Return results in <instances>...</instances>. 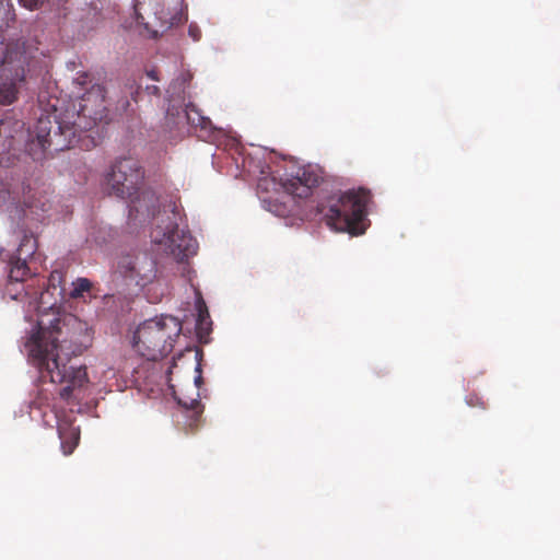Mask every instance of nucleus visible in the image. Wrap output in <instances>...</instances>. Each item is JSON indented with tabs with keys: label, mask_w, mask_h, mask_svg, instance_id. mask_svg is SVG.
Segmentation results:
<instances>
[{
	"label": "nucleus",
	"mask_w": 560,
	"mask_h": 560,
	"mask_svg": "<svg viewBox=\"0 0 560 560\" xmlns=\"http://www.w3.org/2000/svg\"><path fill=\"white\" fill-rule=\"evenodd\" d=\"M10 196H11V194H10L9 191H2V192H0V200H1V199H3V200H4V199H5V197H9V198H10Z\"/></svg>",
	"instance_id": "27"
},
{
	"label": "nucleus",
	"mask_w": 560,
	"mask_h": 560,
	"mask_svg": "<svg viewBox=\"0 0 560 560\" xmlns=\"http://www.w3.org/2000/svg\"><path fill=\"white\" fill-rule=\"evenodd\" d=\"M108 105L105 88L93 85L86 91L78 106L63 112L43 115L35 126L36 140L44 152L68 150L79 143L81 135L97 122H107Z\"/></svg>",
	"instance_id": "2"
},
{
	"label": "nucleus",
	"mask_w": 560,
	"mask_h": 560,
	"mask_svg": "<svg viewBox=\"0 0 560 560\" xmlns=\"http://www.w3.org/2000/svg\"><path fill=\"white\" fill-rule=\"evenodd\" d=\"M176 83L172 84L170 89H167V93H171L172 95H175L174 91H171L172 89H175Z\"/></svg>",
	"instance_id": "28"
},
{
	"label": "nucleus",
	"mask_w": 560,
	"mask_h": 560,
	"mask_svg": "<svg viewBox=\"0 0 560 560\" xmlns=\"http://www.w3.org/2000/svg\"><path fill=\"white\" fill-rule=\"evenodd\" d=\"M319 183V176L310 167H300L290 177L282 180L283 189L298 198H306Z\"/></svg>",
	"instance_id": "8"
},
{
	"label": "nucleus",
	"mask_w": 560,
	"mask_h": 560,
	"mask_svg": "<svg viewBox=\"0 0 560 560\" xmlns=\"http://www.w3.org/2000/svg\"><path fill=\"white\" fill-rule=\"evenodd\" d=\"M22 238L16 249V258L27 260L31 258L37 248V241L32 233H27L24 229H21Z\"/></svg>",
	"instance_id": "14"
},
{
	"label": "nucleus",
	"mask_w": 560,
	"mask_h": 560,
	"mask_svg": "<svg viewBox=\"0 0 560 560\" xmlns=\"http://www.w3.org/2000/svg\"><path fill=\"white\" fill-rule=\"evenodd\" d=\"M467 404L471 407H475V406H480L482 409H486V404L485 401H482L479 397L477 396H470L468 399H467Z\"/></svg>",
	"instance_id": "21"
},
{
	"label": "nucleus",
	"mask_w": 560,
	"mask_h": 560,
	"mask_svg": "<svg viewBox=\"0 0 560 560\" xmlns=\"http://www.w3.org/2000/svg\"><path fill=\"white\" fill-rule=\"evenodd\" d=\"M117 270L125 278L144 287L156 277V260L148 252H133L121 255L117 260Z\"/></svg>",
	"instance_id": "6"
},
{
	"label": "nucleus",
	"mask_w": 560,
	"mask_h": 560,
	"mask_svg": "<svg viewBox=\"0 0 560 560\" xmlns=\"http://www.w3.org/2000/svg\"><path fill=\"white\" fill-rule=\"evenodd\" d=\"M144 171L139 161L124 158L114 163L106 180L112 192L130 199L129 219L140 224L150 223L160 213V200L151 190L140 191Z\"/></svg>",
	"instance_id": "3"
},
{
	"label": "nucleus",
	"mask_w": 560,
	"mask_h": 560,
	"mask_svg": "<svg viewBox=\"0 0 560 560\" xmlns=\"http://www.w3.org/2000/svg\"><path fill=\"white\" fill-rule=\"evenodd\" d=\"M151 238L155 244L164 245L165 249L178 260H184L196 254V240L177 225L167 226L166 231L155 230L151 233Z\"/></svg>",
	"instance_id": "7"
},
{
	"label": "nucleus",
	"mask_w": 560,
	"mask_h": 560,
	"mask_svg": "<svg viewBox=\"0 0 560 560\" xmlns=\"http://www.w3.org/2000/svg\"><path fill=\"white\" fill-rule=\"evenodd\" d=\"M147 75L154 81L160 80V78L158 75V70H155V69H151V70L147 71Z\"/></svg>",
	"instance_id": "25"
},
{
	"label": "nucleus",
	"mask_w": 560,
	"mask_h": 560,
	"mask_svg": "<svg viewBox=\"0 0 560 560\" xmlns=\"http://www.w3.org/2000/svg\"><path fill=\"white\" fill-rule=\"evenodd\" d=\"M182 331V322L171 315L151 318L138 326L132 337L136 351L150 361L168 355Z\"/></svg>",
	"instance_id": "5"
},
{
	"label": "nucleus",
	"mask_w": 560,
	"mask_h": 560,
	"mask_svg": "<svg viewBox=\"0 0 560 560\" xmlns=\"http://www.w3.org/2000/svg\"><path fill=\"white\" fill-rule=\"evenodd\" d=\"M63 275L52 271L47 288L39 298L37 329L25 342V349L32 364L42 378L54 384H65L59 390L63 400H71L90 383L85 365H77L73 358L81 355L91 345L92 336L85 322L75 315L60 312L57 305L65 299L61 287Z\"/></svg>",
	"instance_id": "1"
},
{
	"label": "nucleus",
	"mask_w": 560,
	"mask_h": 560,
	"mask_svg": "<svg viewBox=\"0 0 560 560\" xmlns=\"http://www.w3.org/2000/svg\"><path fill=\"white\" fill-rule=\"evenodd\" d=\"M176 83L172 84L170 89H167V93H171L172 95H175L174 91H171L172 89H175Z\"/></svg>",
	"instance_id": "29"
},
{
	"label": "nucleus",
	"mask_w": 560,
	"mask_h": 560,
	"mask_svg": "<svg viewBox=\"0 0 560 560\" xmlns=\"http://www.w3.org/2000/svg\"><path fill=\"white\" fill-rule=\"evenodd\" d=\"M5 210L9 212L13 222L16 221L19 223L21 220L27 218V210L14 202H12Z\"/></svg>",
	"instance_id": "18"
},
{
	"label": "nucleus",
	"mask_w": 560,
	"mask_h": 560,
	"mask_svg": "<svg viewBox=\"0 0 560 560\" xmlns=\"http://www.w3.org/2000/svg\"><path fill=\"white\" fill-rule=\"evenodd\" d=\"M145 92L150 95H155V96H159L160 95V88L156 86V85H147L145 86Z\"/></svg>",
	"instance_id": "23"
},
{
	"label": "nucleus",
	"mask_w": 560,
	"mask_h": 560,
	"mask_svg": "<svg viewBox=\"0 0 560 560\" xmlns=\"http://www.w3.org/2000/svg\"><path fill=\"white\" fill-rule=\"evenodd\" d=\"M197 372L199 374L195 377V384H196V387L199 388L202 383L201 369L199 365L197 366Z\"/></svg>",
	"instance_id": "24"
},
{
	"label": "nucleus",
	"mask_w": 560,
	"mask_h": 560,
	"mask_svg": "<svg viewBox=\"0 0 560 560\" xmlns=\"http://www.w3.org/2000/svg\"><path fill=\"white\" fill-rule=\"evenodd\" d=\"M15 20L13 5L9 0H0V25H11Z\"/></svg>",
	"instance_id": "16"
},
{
	"label": "nucleus",
	"mask_w": 560,
	"mask_h": 560,
	"mask_svg": "<svg viewBox=\"0 0 560 560\" xmlns=\"http://www.w3.org/2000/svg\"><path fill=\"white\" fill-rule=\"evenodd\" d=\"M73 289L69 293L70 298L78 299L83 296L85 292L91 290L92 283L86 278H78L74 282H72Z\"/></svg>",
	"instance_id": "17"
},
{
	"label": "nucleus",
	"mask_w": 560,
	"mask_h": 560,
	"mask_svg": "<svg viewBox=\"0 0 560 560\" xmlns=\"http://www.w3.org/2000/svg\"><path fill=\"white\" fill-rule=\"evenodd\" d=\"M178 404L183 405L185 408L191 409L196 416H199L201 412L199 409L200 401L197 398L191 399L189 402L178 399Z\"/></svg>",
	"instance_id": "19"
},
{
	"label": "nucleus",
	"mask_w": 560,
	"mask_h": 560,
	"mask_svg": "<svg viewBox=\"0 0 560 560\" xmlns=\"http://www.w3.org/2000/svg\"><path fill=\"white\" fill-rule=\"evenodd\" d=\"M189 35L192 37L194 40H199L201 33L199 28L195 25H190L188 30Z\"/></svg>",
	"instance_id": "22"
},
{
	"label": "nucleus",
	"mask_w": 560,
	"mask_h": 560,
	"mask_svg": "<svg viewBox=\"0 0 560 560\" xmlns=\"http://www.w3.org/2000/svg\"><path fill=\"white\" fill-rule=\"evenodd\" d=\"M57 431L62 454L71 455L80 443V428L74 425L71 420L62 419L58 422Z\"/></svg>",
	"instance_id": "11"
},
{
	"label": "nucleus",
	"mask_w": 560,
	"mask_h": 560,
	"mask_svg": "<svg viewBox=\"0 0 560 560\" xmlns=\"http://www.w3.org/2000/svg\"><path fill=\"white\" fill-rule=\"evenodd\" d=\"M370 197V191L365 188L349 190L328 197L317 205L316 210L331 230L359 235L365 231L364 221Z\"/></svg>",
	"instance_id": "4"
},
{
	"label": "nucleus",
	"mask_w": 560,
	"mask_h": 560,
	"mask_svg": "<svg viewBox=\"0 0 560 560\" xmlns=\"http://www.w3.org/2000/svg\"><path fill=\"white\" fill-rule=\"evenodd\" d=\"M135 14L137 22L142 24L147 30L150 28L151 16L161 22L162 25L168 23L167 14L161 0H135Z\"/></svg>",
	"instance_id": "10"
},
{
	"label": "nucleus",
	"mask_w": 560,
	"mask_h": 560,
	"mask_svg": "<svg viewBox=\"0 0 560 560\" xmlns=\"http://www.w3.org/2000/svg\"><path fill=\"white\" fill-rule=\"evenodd\" d=\"M10 25H0V33L3 32L4 27H9ZM20 54L26 59L25 52L22 51L18 45L12 47L11 45L4 44L3 36L0 34V68L1 73L0 77L5 73H12L18 66V60Z\"/></svg>",
	"instance_id": "12"
},
{
	"label": "nucleus",
	"mask_w": 560,
	"mask_h": 560,
	"mask_svg": "<svg viewBox=\"0 0 560 560\" xmlns=\"http://www.w3.org/2000/svg\"><path fill=\"white\" fill-rule=\"evenodd\" d=\"M18 60V66L15 67V70L10 73L11 77H9L8 73L4 74V80L0 82V105H11L14 103L18 98V83L22 82L25 78V58L20 54V57ZM3 78V75L1 77Z\"/></svg>",
	"instance_id": "9"
},
{
	"label": "nucleus",
	"mask_w": 560,
	"mask_h": 560,
	"mask_svg": "<svg viewBox=\"0 0 560 560\" xmlns=\"http://www.w3.org/2000/svg\"><path fill=\"white\" fill-rule=\"evenodd\" d=\"M9 279L10 281L21 282L30 275V268L26 260L15 258L10 261Z\"/></svg>",
	"instance_id": "15"
},
{
	"label": "nucleus",
	"mask_w": 560,
	"mask_h": 560,
	"mask_svg": "<svg viewBox=\"0 0 560 560\" xmlns=\"http://www.w3.org/2000/svg\"><path fill=\"white\" fill-rule=\"evenodd\" d=\"M176 83L172 84L170 89H167V93H171L172 95H175L174 91H171L172 89H175Z\"/></svg>",
	"instance_id": "30"
},
{
	"label": "nucleus",
	"mask_w": 560,
	"mask_h": 560,
	"mask_svg": "<svg viewBox=\"0 0 560 560\" xmlns=\"http://www.w3.org/2000/svg\"><path fill=\"white\" fill-rule=\"evenodd\" d=\"M44 2L45 0H20V3L30 10L38 9Z\"/></svg>",
	"instance_id": "20"
},
{
	"label": "nucleus",
	"mask_w": 560,
	"mask_h": 560,
	"mask_svg": "<svg viewBox=\"0 0 560 560\" xmlns=\"http://www.w3.org/2000/svg\"><path fill=\"white\" fill-rule=\"evenodd\" d=\"M196 307L198 311L196 329H197L198 336L200 338H202L203 336L210 334L212 322L210 319V315H209L207 305L199 293H198V299L196 302Z\"/></svg>",
	"instance_id": "13"
},
{
	"label": "nucleus",
	"mask_w": 560,
	"mask_h": 560,
	"mask_svg": "<svg viewBox=\"0 0 560 560\" xmlns=\"http://www.w3.org/2000/svg\"><path fill=\"white\" fill-rule=\"evenodd\" d=\"M88 78L89 75L86 73H83L75 79V82L80 85H83L86 83Z\"/></svg>",
	"instance_id": "26"
}]
</instances>
